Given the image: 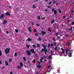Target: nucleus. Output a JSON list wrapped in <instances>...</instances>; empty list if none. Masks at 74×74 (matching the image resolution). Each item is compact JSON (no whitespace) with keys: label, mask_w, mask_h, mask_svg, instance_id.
<instances>
[{"label":"nucleus","mask_w":74,"mask_h":74,"mask_svg":"<svg viewBox=\"0 0 74 74\" xmlns=\"http://www.w3.org/2000/svg\"><path fill=\"white\" fill-rule=\"evenodd\" d=\"M32 52L34 54H36V51H34V49H32L30 50V51L29 50H27L26 53L28 54V55H31L30 53Z\"/></svg>","instance_id":"f257e3e1"},{"label":"nucleus","mask_w":74,"mask_h":74,"mask_svg":"<svg viewBox=\"0 0 74 74\" xmlns=\"http://www.w3.org/2000/svg\"><path fill=\"white\" fill-rule=\"evenodd\" d=\"M42 46L44 47L45 54V55H46L47 54V53H48V51H47V49H46V47H47V46L44 45L43 44H42Z\"/></svg>","instance_id":"f03ea898"},{"label":"nucleus","mask_w":74,"mask_h":74,"mask_svg":"<svg viewBox=\"0 0 74 74\" xmlns=\"http://www.w3.org/2000/svg\"><path fill=\"white\" fill-rule=\"evenodd\" d=\"M5 53L7 55L8 54V53H10V48H9V49L6 48L5 50Z\"/></svg>","instance_id":"7ed1b4c3"},{"label":"nucleus","mask_w":74,"mask_h":74,"mask_svg":"<svg viewBox=\"0 0 74 74\" xmlns=\"http://www.w3.org/2000/svg\"><path fill=\"white\" fill-rule=\"evenodd\" d=\"M41 33L42 34V36H44V34H47V32L44 31H42L41 32Z\"/></svg>","instance_id":"20e7f679"},{"label":"nucleus","mask_w":74,"mask_h":74,"mask_svg":"<svg viewBox=\"0 0 74 74\" xmlns=\"http://www.w3.org/2000/svg\"><path fill=\"white\" fill-rule=\"evenodd\" d=\"M4 16V14H1L0 16V19H3V18Z\"/></svg>","instance_id":"39448f33"},{"label":"nucleus","mask_w":74,"mask_h":74,"mask_svg":"<svg viewBox=\"0 0 74 74\" xmlns=\"http://www.w3.org/2000/svg\"><path fill=\"white\" fill-rule=\"evenodd\" d=\"M5 15L6 16H8V15H9V16H10L11 15H10V13L8 12H7L5 14Z\"/></svg>","instance_id":"423d86ee"},{"label":"nucleus","mask_w":74,"mask_h":74,"mask_svg":"<svg viewBox=\"0 0 74 74\" xmlns=\"http://www.w3.org/2000/svg\"><path fill=\"white\" fill-rule=\"evenodd\" d=\"M7 20H5L3 22L4 25H5V24L7 23Z\"/></svg>","instance_id":"0eeeda50"},{"label":"nucleus","mask_w":74,"mask_h":74,"mask_svg":"<svg viewBox=\"0 0 74 74\" xmlns=\"http://www.w3.org/2000/svg\"><path fill=\"white\" fill-rule=\"evenodd\" d=\"M20 65L21 67H23V64L22 62H20Z\"/></svg>","instance_id":"6e6552de"},{"label":"nucleus","mask_w":74,"mask_h":74,"mask_svg":"<svg viewBox=\"0 0 74 74\" xmlns=\"http://www.w3.org/2000/svg\"><path fill=\"white\" fill-rule=\"evenodd\" d=\"M27 41H32V39L29 38H28V39H27Z\"/></svg>","instance_id":"1a4fd4ad"},{"label":"nucleus","mask_w":74,"mask_h":74,"mask_svg":"<svg viewBox=\"0 0 74 74\" xmlns=\"http://www.w3.org/2000/svg\"><path fill=\"white\" fill-rule=\"evenodd\" d=\"M28 30L29 32H32V30H31V27H29L28 28Z\"/></svg>","instance_id":"9d476101"},{"label":"nucleus","mask_w":74,"mask_h":74,"mask_svg":"<svg viewBox=\"0 0 74 74\" xmlns=\"http://www.w3.org/2000/svg\"><path fill=\"white\" fill-rule=\"evenodd\" d=\"M5 64L6 66H8V62L7 61H5Z\"/></svg>","instance_id":"9b49d317"},{"label":"nucleus","mask_w":74,"mask_h":74,"mask_svg":"<svg viewBox=\"0 0 74 74\" xmlns=\"http://www.w3.org/2000/svg\"><path fill=\"white\" fill-rule=\"evenodd\" d=\"M55 22V21L54 20H52L51 21V24H52L53 23H54Z\"/></svg>","instance_id":"f8f14e48"},{"label":"nucleus","mask_w":74,"mask_h":74,"mask_svg":"<svg viewBox=\"0 0 74 74\" xmlns=\"http://www.w3.org/2000/svg\"><path fill=\"white\" fill-rule=\"evenodd\" d=\"M69 49H66V55H68V51Z\"/></svg>","instance_id":"ddd939ff"},{"label":"nucleus","mask_w":74,"mask_h":74,"mask_svg":"<svg viewBox=\"0 0 74 74\" xmlns=\"http://www.w3.org/2000/svg\"><path fill=\"white\" fill-rule=\"evenodd\" d=\"M72 55V53H69V57H71L72 56H71Z\"/></svg>","instance_id":"4468645a"},{"label":"nucleus","mask_w":74,"mask_h":74,"mask_svg":"<svg viewBox=\"0 0 74 74\" xmlns=\"http://www.w3.org/2000/svg\"><path fill=\"white\" fill-rule=\"evenodd\" d=\"M37 67L38 68H39V69H40L41 67V65H38L37 66Z\"/></svg>","instance_id":"2eb2a0df"},{"label":"nucleus","mask_w":74,"mask_h":74,"mask_svg":"<svg viewBox=\"0 0 74 74\" xmlns=\"http://www.w3.org/2000/svg\"><path fill=\"white\" fill-rule=\"evenodd\" d=\"M54 15H56L57 14V11L56 10H55L54 11Z\"/></svg>","instance_id":"dca6fc26"},{"label":"nucleus","mask_w":74,"mask_h":74,"mask_svg":"<svg viewBox=\"0 0 74 74\" xmlns=\"http://www.w3.org/2000/svg\"><path fill=\"white\" fill-rule=\"evenodd\" d=\"M38 41H41V38L40 37H39V38L38 39Z\"/></svg>","instance_id":"f3484780"},{"label":"nucleus","mask_w":74,"mask_h":74,"mask_svg":"<svg viewBox=\"0 0 74 74\" xmlns=\"http://www.w3.org/2000/svg\"><path fill=\"white\" fill-rule=\"evenodd\" d=\"M58 11L60 13H62V12L61 11V10L60 9H59Z\"/></svg>","instance_id":"a211bd4d"},{"label":"nucleus","mask_w":74,"mask_h":74,"mask_svg":"<svg viewBox=\"0 0 74 74\" xmlns=\"http://www.w3.org/2000/svg\"><path fill=\"white\" fill-rule=\"evenodd\" d=\"M14 56L15 57H16L17 56V53H15L14 54Z\"/></svg>","instance_id":"6ab92c4d"},{"label":"nucleus","mask_w":74,"mask_h":74,"mask_svg":"<svg viewBox=\"0 0 74 74\" xmlns=\"http://www.w3.org/2000/svg\"><path fill=\"white\" fill-rule=\"evenodd\" d=\"M54 27L56 28V27H58V25H56V24H54Z\"/></svg>","instance_id":"aec40b11"},{"label":"nucleus","mask_w":74,"mask_h":74,"mask_svg":"<svg viewBox=\"0 0 74 74\" xmlns=\"http://www.w3.org/2000/svg\"><path fill=\"white\" fill-rule=\"evenodd\" d=\"M66 45L67 46H68V45H70V43H69V42H67L66 43Z\"/></svg>","instance_id":"412c9836"},{"label":"nucleus","mask_w":74,"mask_h":74,"mask_svg":"<svg viewBox=\"0 0 74 74\" xmlns=\"http://www.w3.org/2000/svg\"><path fill=\"white\" fill-rule=\"evenodd\" d=\"M73 27H71L69 29V30L71 31V30H72V29H73Z\"/></svg>","instance_id":"4be33fe9"},{"label":"nucleus","mask_w":74,"mask_h":74,"mask_svg":"<svg viewBox=\"0 0 74 74\" xmlns=\"http://www.w3.org/2000/svg\"><path fill=\"white\" fill-rule=\"evenodd\" d=\"M33 8H36V5H34V4H33Z\"/></svg>","instance_id":"5701e85b"},{"label":"nucleus","mask_w":74,"mask_h":74,"mask_svg":"<svg viewBox=\"0 0 74 74\" xmlns=\"http://www.w3.org/2000/svg\"><path fill=\"white\" fill-rule=\"evenodd\" d=\"M55 9L54 8H53L51 10V11L52 12H53L55 11Z\"/></svg>","instance_id":"b1692460"},{"label":"nucleus","mask_w":74,"mask_h":74,"mask_svg":"<svg viewBox=\"0 0 74 74\" xmlns=\"http://www.w3.org/2000/svg\"><path fill=\"white\" fill-rule=\"evenodd\" d=\"M17 67L18 69H21V67H20V66H17Z\"/></svg>","instance_id":"393cba45"},{"label":"nucleus","mask_w":74,"mask_h":74,"mask_svg":"<svg viewBox=\"0 0 74 74\" xmlns=\"http://www.w3.org/2000/svg\"><path fill=\"white\" fill-rule=\"evenodd\" d=\"M33 47H34V48H36V46L35 45H32Z\"/></svg>","instance_id":"a878e982"},{"label":"nucleus","mask_w":74,"mask_h":74,"mask_svg":"<svg viewBox=\"0 0 74 74\" xmlns=\"http://www.w3.org/2000/svg\"><path fill=\"white\" fill-rule=\"evenodd\" d=\"M50 46H51V45L50 43H49L48 44V47H49V48H50Z\"/></svg>","instance_id":"bb28decb"},{"label":"nucleus","mask_w":74,"mask_h":74,"mask_svg":"<svg viewBox=\"0 0 74 74\" xmlns=\"http://www.w3.org/2000/svg\"><path fill=\"white\" fill-rule=\"evenodd\" d=\"M51 57H52V56H51V55H50L49 57V59H51Z\"/></svg>","instance_id":"cd10ccee"},{"label":"nucleus","mask_w":74,"mask_h":74,"mask_svg":"<svg viewBox=\"0 0 74 74\" xmlns=\"http://www.w3.org/2000/svg\"><path fill=\"white\" fill-rule=\"evenodd\" d=\"M62 52L63 54H64V53H65V51H64V50H63L62 51Z\"/></svg>","instance_id":"c85d7f7f"},{"label":"nucleus","mask_w":74,"mask_h":74,"mask_svg":"<svg viewBox=\"0 0 74 74\" xmlns=\"http://www.w3.org/2000/svg\"><path fill=\"white\" fill-rule=\"evenodd\" d=\"M15 32H16V33H18V30L16 29L15 30Z\"/></svg>","instance_id":"c756f323"},{"label":"nucleus","mask_w":74,"mask_h":74,"mask_svg":"<svg viewBox=\"0 0 74 74\" xmlns=\"http://www.w3.org/2000/svg\"><path fill=\"white\" fill-rule=\"evenodd\" d=\"M23 59L25 61L26 60V58L24 57L23 58Z\"/></svg>","instance_id":"7c9ffc66"},{"label":"nucleus","mask_w":74,"mask_h":74,"mask_svg":"<svg viewBox=\"0 0 74 74\" xmlns=\"http://www.w3.org/2000/svg\"><path fill=\"white\" fill-rule=\"evenodd\" d=\"M38 19L39 20H40V16H38Z\"/></svg>","instance_id":"2f4dec72"},{"label":"nucleus","mask_w":74,"mask_h":74,"mask_svg":"<svg viewBox=\"0 0 74 74\" xmlns=\"http://www.w3.org/2000/svg\"><path fill=\"white\" fill-rule=\"evenodd\" d=\"M44 51V49H41V52H42Z\"/></svg>","instance_id":"473e14b6"},{"label":"nucleus","mask_w":74,"mask_h":74,"mask_svg":"<svg viewBox=\"0 0 74 74\" xmlns=\"http://www.w3.org/2000/svg\"><path fill=\"white\" fill-rule=\"evenodd\" d=\"M54 50L55 51H56L57 50V47H56L55 48H54Z\"/></svg>","instance_id":"72a5a7b5"},{"label":"nucleus","mask_w":74,"mask_h":74,"mask_svg":"<svg viewBox=\"0 0 74 74\" xmlns=\"http://www.w3.org/2000/svg\"><path fill=\"white\" fill-rule=\"evenodd\" d=\"M69 34H68L65 35L66 37H69Z\"/></svg>","instance_id":"f704fd0d"},{"label":"nucleus","mask_w":74,"mask_h":74,"mask_svg":"<svg viewBox=\"0 0 74 74\" xmlns=\"http://www.w3.org/2000/svg\"><path fill=\"white\" fill-rule=\"evenodd\" d=\"M36 31H37V30H36V29H34V32H36Z\"/></svg>","instance_id":"c9c22d12"},{"label":"nucleus","mask_w":74,"mask_h":74,"mask_svg":"<svg viewBox=\"0 0 74 74\" xmlns=\"http://www.w3.org/2000/svg\"><path fill=\"white\" fill-rule=\"evenodd\" d=\"M37 46L38 47H40V45L38 44V43H37Z\"/></svg>","instance_id":"e433bc0d"},{"label":"nucleus","mask_w":74,"mask_h":74,"mask_svg":"<svg viewBox=\"0 0 74 74\" xmlns=\"http://www.w3.org/2000/svg\"><path fill=\"white\" fill-rule=\"evenodd\" d=\"M51 47H53V44H51Z\"/></svg>","instance_id":"4c0bfd02"},{"label":"nucleus","mask_w":74,"mask_h":74,"mask_svg":"<svg viewBox=\"0 0 74 74\" xmlns=\"http://www.w3.org/2000/svg\"><path fill=\"white\" fill-rule=\"evenodd\" d=\"M56 3V1H53V3L54 4V3Z\"/></svg>","instance_id":"58836bf2"},{"label":"nucleus","mask_w":74,"mask_h":74,"mask_svg":"<svg viewBox=\"0 0 74 74\" xmlns=\"http://www.w3.org/2000/svg\"><path fill=\"white\" fill-rule=\"evenodd\" d=\"M49 5H50V4H52V2L51 1L50 2H49Z\"/></svg>","instance_id":"ea45409f"},{"label":"nucleus","mask_w":74,"mask_h":74,"mask_svg":"<svg viewBox=\"0 0 74 74\" xmlns=\"http://www.w3.org/2000/svg\"><path fill=\"white\" fill-rule=\"evenodd\" d=\"M72 25H74V21L72 23Z\"/></svg>","instance_id":"a19ab883"},{"label":"nucleus","mask_w":74,"mask_h":74,"mask_svg":"<svg viewBox=\"0 0 74 74\" xmlns=\"http://www.w3.org/2000/svg\"><path fill=\"white\" fill-rule=\"evenodd\" d=\"M10 62H11V61H12V59L11 58L10 59Z\"/></svg>","instance_id":"79ce46f5"},{"label":"nucleus","mask_w":74,"mask_h":74,"mask_svg":"<svg viewBox=\"0 0 74 74\" xmlns=\"http://www.w3.org/2000/svg\"><path fill=\"white\" fill-rule=\"evenodd\" d=\"M50 67H51V66H48L47 67V69H49Z\"/></svg>","instance_id":"37998d69"},{"label":"nucleus","mask_w":74,"mask_h":74,"mask_svg":"<svg viewBox=\"0 0 74 74\" xmlns=\"http://www.w3.org/2000/svg\"><path fill=\"white\" fill-rule=\"evenodd\" d=\"M33 62L34 63H36V61L35 60H34L33 61Z\"/></svg>","instance_id":"c03bdc74"},{"label":"nucleus","mask_w":74,"mask_h":74,"mask_svg":"<svg viewBox=\"0 0 74 74\" xmlns=\"http://www.w3.org/2000/svg\"><path fill=\"white\" fill-rule=\"evenodd\" d=\"M53 41H55V40H56L55 39V38H53Z\"/></svg>","instance_id":"a18cd8bd"},{"label":"nucleus","mask_w":74,"mask_h":74,"mask_svg":"<svg viewBox=\"0 0 74 74\" xmlns=\"http://www.w3.org/2000/svg\"><path fill=\"white\" fill-rule=\"evenodd\" d=\"M58 34H59V33H58V32H57L56 33V36H58Z\"/></svg>","instance_id":"49530a36"},{"label":"nucleus","mask_w":74,"mask_h":74,"mask_svg":"<svg viewBox=\"0 0 74 74\" xmlns=\"http://www.w3.org/2000/svg\"><path fill=\"white\" fill-rule=\"evenodd\" d=\"M48 31L49 32H51V28H49L48 29Z\"/></svg>","instance_id":"de8ad7c7"},{"label":"nucleus","mask_w":74,"mask_h":74,"mask_svg":"<svg viewBox=\"0 0 74 74\" xmlns=\"http://www.w3.org/2000/svg\"><path fill=\"white\" fill-rule=\"evenodd\" d=\"M1 55H2V53H1V51H0V56H1Z\"/></svg>","instance_id":"09e8293b"},{"label":"nucleus","mask_w":74,"mask_h":74,"mask_svg":"<svg viewBox=\"0 0 74 74\" xmlns=\"http://www.w3.org/2000/svg\"><path fill=\"white\" fill-rule=\"evenodd\" d=\"M35 36H38V34L37 33V34H35Z\"/></svg>","instance_id":"8fccbe9b"},{"label":"nucleus","mask_w":74,"mask_h":74,"mask_svg":"<svg viewBox=\"0 0 74 74\" xmlns=\"http://www.w3.org/2000/svg\"><path fill=\"white\" fill-rule=\"evenodd\" d=\"M56 42H55L54 43V46H56Z\"/></svg>","instance_id":"3c124183"},{"label":"nucleus","mask_w":74,"mask_h":74,"mask_svg":"<svg viewBox=\"0 0 74 74\" xmlns=\"http://www.w3.org/2000/svg\"><path fill=\"white\" fill-rule=\"evenodd\" d=\"M61 50H62V51H63V50H64V49L63 48H62L61 49Z\"/></svg>","instance_id":"603ef678"},{"label":"nucleus","mask_w":74,"mask_h":74,"mask_svg":"<svg viewBox=\"0 0 74 74\" xmlns=\"http://www.w3.org/2000/svg\"><path fill=\"white\" fill-rule=\"evenodd\" d=\"M66 18V16H63V18H64V19L65 18Z\"/></svg>","instance_id":"864d4df0"},{"label":"nucleus","mask_w":74,"mask_h":74,"mask_svg":"<svg viewBox=\"0 0 74 74\" xmlns=\"http://www.w3.org/2000/svg\"><path fill=\"white\" fill-rule=\"evenodd\" d=\"M71 12H72V13H73V12H74V11L73 10H71Z\"/></svg>","instance_id":"5fc2aeb1"},{"label":"nucleus","mask_w":74,"mask_h":74,"mask_svg":"<svg viewBox=\"0 0 74 74\" xmlns=\"http://www.w3.org/2000/svg\"><path fill=\"white\" fill-rule=\"evenodd\" d=\"M37 26H40V24H36Z\"/></svg>","instance_id":"6e6d98bb"},{"label":"nucleus","mask_w":74,"mask_h":74,"mask_svg":"<svg viewBox=\"0 0 74 74\" xmlns=\"http://www.w3.org/2000/svg\"><path fill=\"white\" fill-rule=\"evenodd\" d=\"M29 46H30L29 45V46L27 45V47L28 49H29Z\"/></svg>","instance_id":"4d7b16f0"},{"label":"nucleus","mask_w":74,"mask_h":74,"mask_svg":"<svg viewBox=\"0 0 74 74\" xmlns=\"http://www.w3.org/2000/svg\"><path fill=\"white\" fill-rule=\"evenodd\" d=\"M43 60V57H42L41 58V60Z\"/></svg>","instance_id":"13d9d810"},{"label":"nucleus","mask_w":74,"mask_h":74,"mask_svg":"<svg viewBox=\"0 0 74 74\" xmlns=\"http://www.w3.org/2000/svg\"><path fill=\"white\" fill-rule=\"evenodd\" d=\"M43 58H46V59H47V57H46L45 56H43Z\"/></svg>","instance_id":"bf43d9fd"},{"label":"nucleus","mask_w":74,"mask_h":74,"mask_svg":"<svg viewBox=\"0 0 74 74\" xmlns=\"http://www.w3.org/2000/svg\"><path fill=\"white\" fill-rule=\"evenodd\" d=\"M32 25H34V23L32 22Z\"/></svg>","instance_id":"052dcab7"},{"label":"nucleus","mask_w":74,"mask_h":74,"mask_svg":"<svg viewBox=\"0 0 74 74\" xmlns=\"http://www.w3.org/2000/svg\"><path fill=\"white\" fill-rule=\"evenodd\" d=\"M6 33H7V34H8V33H9V32H8V31H6Z\"/></svg>","instance_id":"680f3d73"},{"label":"nucleus","mask_w":74,"mask_h":74,"mask_svg":"<svg viewBox=\"0 0 74 74\" xmlns=\"http://www.w3.org/2000/svg\"><path fill=\"white\" fill-rule=\"evenodd\" d=\"M51 6H49L48 7V8H51Z\"/></svg>","instance_id":"e2e57ef3"},{"label":"nucleus","mask_w":74,"mask_h":74,"mask_svg":"<svg viewBox=\"0 0 74 74\" xmlns=\"http://www.w3.org/2000/svg\"><path fill=\"white\" fill-rule=\"evenodd\" d=\"M47 11H48V9H46L45 10V11H46V12H47Z\"/></svg>","instance_id":"0e129e2a"},{"label":"nucleus","mask_w":74,"mask_h":74,"mask_svg":"<svg viewBox=\"0 0 74 74\" xmlns=\"http://www.w3.org/2000/svg\"><path fill=\"white\" fill-rule=\"evenodd\" d=\"M38 64H40V61H39L38 62Z\"/></svg>","instance_id":"69168bd1"},{"label":"nucleus","mask_w":74,"mask_h":74,"mask_svg":"<svg viewBox=\"0 0 74 74\" xmlns=\"http://www.w3.org/2000/svg\"><path fill=\"white\" fill-rule=\"evenodd\" d=\"M10 74H13L12 72H11L10 73Z\"/></svg>","instance_id":"338daca9"},{"label":"nucleus","mask_w":74,"mask_h":74,"mask_svg":"<svg viewBox=\"0 0 74 74\" xmlns=\"http://www.w3.org/2000/svg\"><path fill=\"white\" fill-rule=\"evenodd\" d=\"M35 56H37V54H35Z\"/></svg>","instance_id":"774afa93"}]
</instances>
